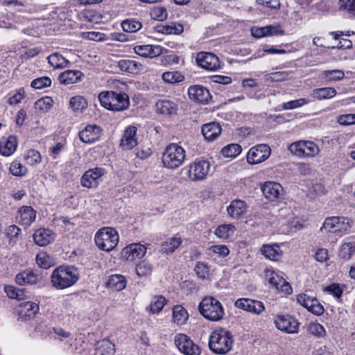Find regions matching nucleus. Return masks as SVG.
Segmentation results:
<instances>
[{
	"label": "nucleus",
	"mask_w": 355,
	"mask_h": 355,
	"mask_svg": "<svg viewBox=\"0 0 355 355\" xmlns=\"http://www.w3.org/2000/svg\"><path fill=\"white\" fill-rule=\"evenodd\" d=\"M51 283L57 289H64L73 285L79 279L77 269L73 266H61L51 275Z\"/></svg>",
	"instance_id": "1"
},
{
	"label": "nucleus",
	"mask_w": 355,
	"mask_h": 355,
	"mask_svg": "<svg viewBox=\"0 0 355 355\" xmlns=\"http://www.w3.org/2000/svg\"><path fill=\"white\" fill-rule=\"evenodd\" d=\"M98 97L101 105L112 111H123L130 105L129 97L125 93L106 91L101 92Z\"/></svg>",
	"instance_id": "2"
},
{
	"label": "nucleus",
	"mask_w": 355,
	"mask_h": 355,
	"mask_svg": "<svg viewBox=\"0 0 355 355\" xmlns=\"http://www.w3.org/2000/svg\"><path fill=\"white\" fill-rule=\"evenodd\" d=\"M233 344L231 334L225 329L215 330L209 339V347L214 354L223 355L229 352Z\"/></svg>",
	"instance_id": "3"
},
{
	"label": "nucleus",
	"mask_w": 355,
	"mask_h": 355,
	"mask_svg": "<svg viewBox=\"0 0 355 355\" xmlns=\"http://www.w3.org/2000/svg\"><path fill=\"white\" fill-rule=\"evenodd\" d=\"M198 309L200 314L210 321H219L225 315L221 303L211 296L205 297L200 302Z\"/></svg>",
	"instance_id": "4"
},
{
	"label": "nucleus",
	"mask_w": 355,
	"mask_h": 355,
	"mask_svg": "<svg viewBox=\"0 0 355 355\" xmlns=\"http://www.w3.org/2000/svg\"><path fill=\"white\" fill-rule=\"evenodd\" d=\"M185 157V150L178 144L172 143L165 148L162 153V163L168 169H175L183 164Z\"/></svg>",
	"instance_id": "5"
},
{
	"label": "nucleus",
	"mask_w": 355,
	"mask_h": 355,
	"mask_svg": "<svg viewBox=\"0 0 355 355\" xmlns=\"http://www.w3.org/2000/svg\"><path fill=\"white\" fill-rule=\"evenodd\" d=\"M118 232L112 227H104L99 229L95 234L94 241L96 246L102 250L110 252L119 243Z\"/></svg>",
	"instance_id": "6"
},
{
	"label": "nucleus",
	"mask_w": 355,
	"mask_h": 355,
	"mask_svg": "<svg viewBox=\"0 0 355 355\" xmlns=\"http://www.w3.org/2000/svg\"><path fill=\"white\" fill-rule=\"evenodd\" d=\"M210 163L208 160L198 158L189 165L186 166L183 170L187 171L188 179L191 182H202L205 180L210 171Z\"/></svg>",
	"instance_id": "7"
},
{
	"label": "nucleus",
	"mask_w": 355,
	"mask_h": 355,
	"mask_svg": "<svg viewBox=\"0 0 355 355\" xmlns=\"http://www.w3.org/2000/svg\"><path fill=\"white\" fill-rule=\"evenodd\" d=\"M288 150L300 158H311L320 152L318 145L311 141L301 140L290 144Z\"/></svg>",
	"instance_id": "8"
},
{
	"label": "nucleus",
	"mask_w": 355,
	"mask_h": 355,
	"mask_svg": "<svg viewBox=\"0 0 355 355\" xmlns=\"http://www.w3.org/2000/svg\"><path fill=\"white\" fill-rule=\"evenodd\" d=\"M174 343L178 350L184 355H200V347L189 336L184 334L175 336Z\"/></svg>",
	"instance_id": "9"
},
{
	"label": "nucleus",
	"mask_w": 355,
	"mask_h": 355,
	"mask_svg": "<svg viewBox=\"0 0 355 355\" xmlns=\"http://www.w3.org/2000/svg\"><path fill=\"white\" fill-rule=\"evenodd\" d=\"M275 327L286 334H296L299 330L300 323L297 319L290 315H277L275 318Z\"/></svg>",
	"instance_id": "10"
},
{
	"label": "nucleus",
	"mask_w": 355,
	"mask_h": 355,
	"mask_svg": "<svg viewBox=\"0 0 355 355\" xmlns=\"http://www.w3.org/2000/svg\"><path fill=\"white\" fill-rule=\"evenodd\" d=\"M270 148L266 144H259L250 149L247 161L250 164H257L267 159L270 155Z\"/></svg>",
	"instance_id": "11"
},
{
	"label": "nucleus",
	"mask_w": 355,
	"mask_h": 355,
	"mask_svg": "<svg viewBox=\"0 0 355 355\" xmlns=\"http://www.w3.org/2000/svg\"><path fill=\"white\" fill-rule=\"evenodd\" d=\"M234 306L252 314L259 315L265 311V306L261 301L250 298H239Z\"/></svg>",
	"instance_id": "12"
},
{
	"label": "nucleus",
	"mask_w": 355,
	"mask_h": 355,
	"mask_svg": "<svg viewBox=\"0 0 355 355\" xmlns=\"http://www.w3.org/2000/svg\"><path fill=\"white\" fill-rule=\"evenodd\" d=\"M196 61L199 67L207 71H216L220 68L218 58L212 53L200 52L196 55Z\"/></svg>",
	"instance_id": "13"
},
{
	"label": "nucleus",
	"mask_w": 355,
	"mask_h": 355,
	"mask_svg": "<svg viewBox=\"0 0 355 355\" xmlns=\"http://www.w3.org/2000/svg\"><path fill=\"white\" fill-rule=\"evenodd\" d=\"M105 173L103 168H94L85 172L81 178V185L86 188H95L101 181V178Z\"/></svg>",
	"instance_id": "14"
},
{
	"label": "nucleus",
	"mask_w": 355,
	"mask_h": 355,
	"mask_svg": "<svg viewBox=\"0 0 355 355\" xmlns=\"http://www.w3.org/2000/svg\"><path fill=\"white\" fill-rule=\"evenodd\" d=\"M297 301L309 311L316 315H321L324 311L323 306L315 297L309 296L305 293H301L297 295Z\"/></svg>",
	"instance_id": "15"
},
{
	"label": "nucleus",
	"mask_w": 355,
	"mask_h": 355,
	"mask_svg": "<svg viewBox=\"0 0 355 355\" xmlns=\"http://www.w3.org/2000/svg\"><path fill=\"white\" fill-rule=\"evenodd\" d=\"M297 301L309 311L316 315H321L324 311L323 306L315 297L309 296L305 293H301L297 295Z\"/></svg>",
	"instance_id": "16"
},
{
	"label": "nucleus",
	"mask_w": 355,
	"mask_h": 355,
	"mask_svg": "<svg viewBox=\"0 0 355 355\" xmlns=\"http://www.w3.org/2000/svg\"><path fill=\"white\" fill-rule=\"evenodd\" d=\"M265 276L268 279L270 284L272 285L277 289L284 292L286 294H291L292 288L290 284L284 279L282 276L272 270L267 269L265 271Z\"/></svg>",
	"instance_id": "17"
},
{
	"label": "nucleus",
	"mask_w": 355,
	"mask_h": 355,
	"mask_svg": "<svg viewBox=\"0 0 355 355\" xmlns=\"http://www.w3.org/2000/svg\"><path fill=\"white\" fill-rule=\"evenodd\" d=\"M42 279V274L37 270H25L18 273L15 277V282L18 285H34Z\"/></svg>",
	"instance_id": "18"
},
{
	"label": "nucleus",
	"mask_w": 355,
	"mask_h": 355,
	"mask_svg": "<svg viewBox=\"0 0 355 355\" xmlns=\"http://www.w3.org/2000/svg\"><path fill=\"white\" fill-rule=\"evenodd\" d=\"M188 95L191 100L206 104L211 98L209 91L202 85H192L188 89Z\"/></svg>",
	"instance_id": "19"
},
{
	"label": "nucleus",
	"mask_w": 355,
	"mask_h": 355,
	"mask_svg": "<svg viewBox=\"0 0 355 355\" xmlns=\"http://www.w3.org/2000/svg\"><path fill=\"white\" fill-rule=\"evenodd\" d=\"M137 128L135 125H129L125 129L120 142L123 149L131 150L137 145Z\"/></svg>",
	"instance_id": "20"
},
{
	"label": "nucleus",
	"mask_w": 355,
	"mask_h": 355,
	"mask_svg": "<svg viewBox=\"0 0 355 355\" xmlns=\"http://www.w3.org/2000/svg\"><path fill=\"white\" fill-rule=\"evenodd\" d=\"M101 129L96 125H88L79 132L80 139L86 144L93 143L99 139Z\"/></svg>",
	"instance_id": "21"
},
{
	"label": "nucleus",
	"mask_w": 355,
	"mask_h": 355,
	"mask_svg": "<svg viewBox=\"0 0 355 355\" xmlns=\"http://www.w3.org/2000/svg\"><path fill=\"white\" fill-rule=\"evenodd\" d=\"M146 253V248L140 243H132L123 249L122 254L127 260H134L143 257Z\"/></svg>",
	"instance_id": "22"
},
{
	"label": "nucleus",
	"mask_w": 355,
	"mask_h": 355,
	"mask_svg": "<svg viewBox=\"0 0 355 355\" xmlns=\"http://www.w3.org/2000/svg\"><path fill=\"white\" fill-rule=\"evenodd\" d=\"M163 47L159 45H137L134 47V52L143 58H155L162 53Z\"/></svg>",
	"instance_id": "23"
},
{
	"label": "nucleus",
	"mask_w": 355,
	"mask_h": 355,
	"mask_svg": "<svg viewBox=\"0 0 355 355\" xmlns=\"http://www.w3.org/2000/svg\"><path fill=\"white\" fill-rule=\"evenodd\" d=\"M261 191L266 198L273 201L279 197L283 191V188L279 183L267 182L261 187Z\"/></svg>",
	"instance_id": "24"
},
{
	"label": "nucleus",
	"mask_w": 355,
	"mask_h": 355,
	"mask_svg": "<svg viewBox=\"0 0 355 355\" xmlns=\"http://www.w3.org/2000/svg\"><path fill=\"white\" fill-rule=\"evenodd\" d=\"M38 311V304L33 302H22L19 304L18 308L19 316L22 320L34 317Z\"/></svg>",
	"instance_id": "25"
},
{
	"label": "nucleus",
	"mask_w": 355,
	"mask_h": 355,
	"mask_svg": "<svg viewBox=\"0 0 355 355\" xmlns=\"http://www.w3.org/2000/svg\"><path fill=\"white\" fill-rule=\"evenodd\" d=\"M248 205L246 202L241 200H234L227 207L228 215L232 218H239L241 216L247 211Z\"/></svg>",
	"instance_id": "26"
},
{
	"label": "nucleus",
	"mask_w": 355,
	"mask_h": 355,
	"mask_svg": "<svg viewBox=\"0 0 355 355\" xmlns=\"http://www.w3.org/2000/svg\"><path fill=\"white\" fill-rule=\"evenodd\" d=\"M17 147V139L14 135L3 138L0 141V153L3 156L8 157L12 155Z\"/></svg>",
	"instance_id": "27"
},
{
	"label": "nucleus",
	"mask_w": 355,
	"mask_h": 355,
	"mask_svg": "<svg viewBox=\"0 0 355 355\" xmlns=\"http://www.w3.org/2000/svg\"><path fill=\"white\" fill-rule=\"evenodd\" d=\"M55 239L53 232L48 229L40 228L33 234L35 243L40 246H46L53 241Z\"/></svg>",
	"instance_id": "28"
},
{
	"label": "nucleus",
	"mask_w": 355,
	"mask_h": 355,
	"mask_svg": "<svg viewBox=\"0 0 355 355\" xmlns=\"http://www.w3.org/2000/svg\"><path fill=\"white\" fill-rule=\"evenodd\" d=\"M155 106L157 112L164 115L175 114L178 111V105L174 101L168 99L158 101Z\"/></svg>",
	"instance_id": "29"
},
{
	"label": "nucleus",
	"mask_w": 355,
	"mask_h": 355,
	"mask_svg": "<svg viewBox=\"0 0 355 355\" xmlns=\"http://www.w3.org/2000/svg\"><path fill=\"white\" fill-rule=\"evenodd\" d=\"M345 224L341 221L340 218L333 216L327 218L322 225V229L331 232H341L345 228Z\"/></svg>",
	"instance_id": "30"
},
{
	"label": "nucleus",
	"mask_w": 355,
	"mask_h": 355,
	"mask_svg": "<svg viewBox=\"0 0 355 355\" xmlns=\"http://www.w3.org/2000/svg\"><path fill=\"white\" fill-rule=\"evenodd\" d=\"M221 132L220 125L216 122L204 124L202 126V133L207 141H213L216 139Z\"/></svg>",
	"instance_id": "31"
},
{
	"label": "nucleus",
	"mask_w": 355,
	"mask_h": 355,
	"mask_svg": "<svg viewBox=\"0 0 355 355\" xmlns=\"http://www.w3.org/2000/svg\"><path fill=\"white\" fill-rule=\"evenodd\" d=\"M35 211L31 207H23L17 212V219L19 223L28 225L35 219Z\"/></svg>",
	"instance_id": "32"
},
{
	"label": "nucleus",
	"mask_w": 355,
	"mask_h": 355,
	"mask_svg": "<svg viewBox=\"0 0 355 355\" xmlns=\"http://www.w3.org/2000/svg\"><path fill=\"white\" fill-rule=\"evenodd\" d=\"M83 76L80 71L78 70H67L62 72L58 76L60 83L64 85H71L77 83Z\"/></svg>",
	"instance_id": "33"
},
{
	"label": "nucleus",
	"mask_w": 355,
	"mask_h": 355,
	"mask_svg": "<svg viewBox=\"0 0 355 355\" xmlns=\"http://www.w3.org/2000/svg\"><path fill=\"white\" fill-rule=\"evenodd\" d=\"M118 67L121 71L130 73H137L143 69L141 64L129 59L119 60L118 62Z\"/></svg>",
	"instance_id": "34"
},
{
	"label": "nucleus",
	"mask_w": 355,
	"mask_h": 355,
	"mask_svg": "<svg viewBox=\"0 0 355 355\" xmlns=\"http://www.w3.org/2000/svg\"><path fill=\"white\" fill-rule=\"evenodd\" d=\"M127 281L122 275L115 274L109 277L107 282V287L110 289L121 291L126 287Z\"/></svg>",
	"instance_id": "35"
},
{
	"label": "nucleus",
	"mask_w": 355,
	"mask_h": 355,
	"mask_svg": "<svg viewBox=\"0 0 355 355\" xmlns=\"http://www.w3.org/2000/svg\"><path fill=\"white\" fill-rule=\"evenodd\" d=\"M262 254H263L267 259L272 261H277L282 254V251L278 245H264L261 249Z\"/></svg>",
	"instance_id": "36"
},
{
	"label": "nucleus",
	"mask_w": 355,
	"mask_h": 355,
	"mask_svg": "<svg viewBox=\"0 0 355 355\" xmlns=\"http://www.w3.org/2000/svg\"><path fill=\"white\" fill-rule=\"evenodd\" d=\"M48 62L54 69H63L69 64L64 57L59 53H53L47 57Z\"/></svg>",
	"instance_id": "37"
},
{
	"label": "nucleus",
	"mask_w": 355,
	"mask_h": 355,
	"mask_svg": "<svg viewBox=\"0 0 355 355\" xmlns=\"http://www.w3.org/2000/svg\"><path fill=\"white\" fill-rule=\"evenodd\" d=\"M166 304V298L162 295H155L152 297L150 306L146 310L153 314L159 313Z\"/></svg>",
	"instance_id": "38"
},
{
	"label": "nucleus",
	"mask_w": 355,
	"mask_h": 355,
	"mask_svg": "<svg viewBox=\"0 0 355 355\" xmlns=\"http://www.w3.org/2000/svg\"><path fill=\"white\" fill-rule=\"evenodd\" d=\"M4 291L7 296L10 299H15L18 301L25 300L27 297V292L24 288H18L14 286H6Z\"/></svg>",
	"instance_id": "39"
},
{
	"label": "nucleus",
	"mask_w": 355,
	"mask_h": 355,
	"mask_svg": "<svg viewBox=\"0 0 355 355\" xmlns=\"http://www.w3.org/2000/svg\"><path fill=\"white\" fill-rule=\"evenodd\" d=\"M189 318L187 311L181 305H175L173 309L174 322L178 325L184 324Z\"/></svg>",
	"instance_id": "40"
},
{
	"label": "nucleus",
	"mask_w": 355,
	"mask_h": 355,
	"mask_svg": "<svg viewBox=\"0 0 355 355\" xmlns=\"http://www.w3.org/2000/svg\"><path fill=\"white\" fill-rule=\"evenodd\" d=\"M181 243L182 239L180 237L174 236L170 238L162 243V250L166 254L173 253Z\"/></svg>",
	"instance_id": "41"
},
{
	"label": "nucleus",
	"mask_w": 355,
	"mask_h": 355,
	"mask_svg": "<svg viewBox=\"0 0 355 355\" xmlns=\"http://www.w3.org/2000/svg\"><path fill=\"white\" fill-rule=\"evenodd\" d=\"M339 9L349 18L355 17V0H340Z\"/></svg>",
	"instance_id": "42"
},
{
	"label": "nucleus",
	"mask_w": 355,
	"mask_h": 355,
	"mask_svg": "<svg viewBox=\"0 0 355 355\" xmlns=\"http://www.w3.org/2000/svg\"><path fill=\"white\" fill-rule=\"evenodd\" d=\"M162 78L168 84L178 83L184 80V76L178 71H166L162 73Z\"/></svg>",
	"instance_id": "43"
},
{
	"label": "nucleus",
	"mask_w": 355,
	"mask_h": 355,
	"mask_svg": "<svg viewBox=\"0 0 355 355\" xmlns=\"http://www.w3.org/2000/svg\"><path fill=\"white\" fill-rule=\"evenodd\" d=\"M97 350L101 355H114V345L109 340H103L98 343Z\"/></svg>",
	"instance_id": "44"
},
{
	"label": "nucleus",
	"mask_w": 355,
	"mask_h": 355,
	"mask_svg": "<svg viewBox=\"0 0 355 355\" xmlns=\"http://www.w3.org/2000/svg\"><path fill=\"white\" fill-rule=\"evenodd\" d=\"M234 230L235 227L233 225H221L216 229L215 234L220 239H226L233 235Z\"/></svg>",
	"instance_id": "45"
},
{
	"label": "nucleus",
	"mask_w": 355,
	"mask_h": 355,
	"mask_svg": "<svg viewBox=\"0 0 355 355\" xmlns=\"http://www.w3.org/2000/svg\"><path fill=\"white\" fill-rule=\"evenodd\" d=\"M313 94L319 100L327 99L335 96L336 90L333 87H322L314 89Z\"/></svg>",
	"instance_id": "46"
},
{
	"label": "nucleus",
	"mask_w": 355,
	"mask_h": 355,
	"mask_svg": "<svg viewBox=\"0 0 355 355\" xmlns=\"http://www.w3.org/2000/svg\"><path fill=\"white\" fill-rule=\"evenodd\" d=\"M355 253V242H347L341 245L339 256L344 260H349Z\"/></svg>",
	"instance_id": "47"
},
{
	"label": "nucleus",
	"mask_w": 355,
	"mask_h": 355,
	"mask_svg": "<svg viewBox=\"0 0 355 355\" xmlns=\"http://www.w3.org/2000/svg\"><path fill=\"white\" fill-rule=\"evenodd\" d=\"M241 146L238 144H231L221 150L222 154L226 157L234 158L241 152Z\"/></svg>",
	"instance_id": "48"
},
{
	"label": "nucleus",
	"mask_w": 355,
	"mask_h": 355,
	"mask_svg": "<svg viewBox=\"0 0 355 355\" xmlns=\"http://www.w3.org/2000/svg\"><path fill=\"white\" fill-rule=\"evenodd\" d=\"M121 27L125 32L135 33L141 29V23L135 19H129L122 21Z\"/></svg>",
	"instance_id": "49"
},
{
	"label": "nucleus",
	"mask_w": 355,
	"mask_h": 355,
	"mask_svg": "<svg viewBox=\"0 0 355 355\" xmlns=\"http://www.w3.org/2000/svg\"><path fill=\"white\" fill-rule=\"evenodd\" d=\"M70 107L74 111L82 112L87 105L86 99L81 96H75L69 101Z\"/></svg>",
	"instance_id": "50"
},
{
	"label": "nucleus",
	"mask_w": 355,
	"mask_h": 355,
	"mask_svg": "<svg viewBox=\"0 0 355 355\" xmlns=\"http://www.w3.org/2000/svg\"><path fill=\"white\" fill-rule=\"evenodd\" d=\"M322 76L328 81H338L344 78L345 73L340 69L326 70L322 72Z\"/></svg>",
	"instance_id": "51"
},
{
	"label": "nucleus",
	"mask_w": 355,
	"mask_h": 355,
	"mask_svg": "<svg viewBox=\"0 0 355 355\" xmlns=\"http://www.w3.org/2000/svg\"><path fill=\"white\" fill-rule=\"evenodd\" d=\"M24 159L28 164L32 166L40 163L42 160L40 153L34 149L28 150L24 155Z\"/></svg>",
	"instance_id": "52"
},
{
	"label": "nucleus",
	"mask_w": 355,
	"mask_h": 355,
	"mask_svg": "<svg viewBox=\"0 0 355 355\" xmlns=\"http://www.w3.org/2000/svg\"><path fill=\"white\" fill-rule=\"evenodd\" d=\"M135 271L139 277L147 276L151 274L153 266L144 260L136 266Z\"/></svg>",
	"instance_id": "53"
},
{
	"label": "nucleus",
	"mask_w": 355,
	"mask_h": 355,
	"mask_svg": "<svg viewBox=\"0 0 355 355\" xmlns=\"http://www.w3.org/2000/svg\"><path fill=\"white\" fill-rule=\"evenodd\" d=\"M9 169L10 173L15 176L21 177L27 173L26 167L17 160L13 161L10 164Z\"/></svg>",
	"instance_id": "54"
},
{
	"label": "nucleus",
	"mask_w": 355,
	"mask_h": 355,
	"mask_svg": "<svg viewBox=\"0 0 355 355\" xmlns=\"http://www.w3.org/2000/svg\"><path fill=\"white\" fill-rule=\"evenodd\" d=\"M150 16L153 20L162 21L167 18L168 13L163 7H154L150 11Z\"/></svg>",
	"instance_id": "55"
},
{
	"label": "nucleus",
	"mask_w": 355,
	"mask_h": 355,
	"mask_svg": "<svg viewBox=\"0 0 355 355\" xmlns=\"http://www.w3.org/2000/svg\"><path fill=\"white\" fill-rule=\"evenodd\" d=\"M307 331L309 334L318 338L323 337L326 334L323 326L318 322H311L307 327Z\"/></svg>",
	"instance_id": "56"
},
{
	"label": "nucleus",
	"mask_w": 355,
	"mask_h": 355,
	"mask_svg": "<svg viewBox=\"0 0 355 355\" xmlns=\"http://www.w3.org/2000/svg\"><path fill=\"white\" fill-rule=\"evenodd\" d=\"M51 85V80L47 76L37 78L32 80L31 86L36 89H41L49 87Z\"/></svg>",
	"instance_id": "57"
},
{
	"label": "nucleus",
	"mask_w": 355,
	"mask_h": 355,
	"mask_svg": "<svg viewBox=\"0 0 355 355\" xmlns=\"http://www.w3.org/2000/svg\"><path fill=\"white\" fill-rule=\"evenodd\" d=\"M184 31L183 26L181 24H171L165 25L162 26V29L159 31L163 34H175L180 35Z\"/></svg>",
	"instance_id": "58"
},
{
	"label": "nucleus",
	"mask_w": 355,
	"mask_h": 355,
	"mask_svg": "<svg viewBox=\"0 0 355 355\" xmlns=\"http://www.w3.org/2000/svg\"><path fill=\"white\" fill-rule=\"evenodd\" d=\"M53 105V100L49 96H45L38 99L35 103V108L43 112L49 110Z\"/></svg>",
	"instance_id": "59"
},
{
	"label": "nucleus",
	"mask_w": 355,
	"mask_h": 355,
	"mask_svg": "<svg viewBox=\"0 0 355 355\" xmlns=\"http://www.w3.org/2000/svg\"><path fill=\"white\" fill-rule=\"evenodd\" d=\"M308 103V101L306 98H302L294 101H288L284 103L282 105L283 110H292L300 107H302Z\"/></svg>",
	"instance_id": "60"
},
{
	"label": "nucleus",
	"mask_w": 355,
	"mask_h": 355,
	"mask_svg": "<svg viewBox=\"0 0 355 355\" xmlns=\"http://www.w3.org/2000/svg\"><path fill=\"white\" fill-rule=\"evenodd\" d=\"M196 275L201 279L207 277L209 275V268L207 264L203 262H198L194 269Z\"/></svg>",
	"instance_id": "61"
},
{
	"label": "nucleus",
	"mask_w": 355,
	"mask_h": 355,
	"mask_svg": "<svg viewBox=\"0 0 355 355\" xmlns=\"http://www.w3.org/2000/svg\"><path fill=\"white\" fill-rule=\"evenodd\" d=\"M37 265L42 268H49L51 266L50 257L46 253H40L36 257Z\"/></svg>",
	"instance_id": "62"
},
{
	"label": "nucleus",
	"mask_w": 355,
	"mask_h": 355,
	"mask_svg": "<svg viewBox=\"0 0 355 355\" xmlns=\"http://www.w3.org/2000/svg\"><path fill=\"white\" fill-rule=\"evenodd\" d=\"M209 252L218 254L223 257L227 256L230 253V250L224 245H212L209 248Z\"/></svg>",
	"instance_id": "63"
},
{
	"label": "nucleus",
	"mask_w": 355,
	"mask_h": 355,
	"mask_svg": "<svg viewBox=\"0 0 355 355\" xmlns=\"http://www.w3.org/2000/svg\"><path fill=\"white\" fill-rule=\"evenodd\" d=\"M288 73L286 71H277L268 73L267 79L272 82L283 81L287 79Z\"/></svg>",
	"instance_id": "64"
}]
</instances>
